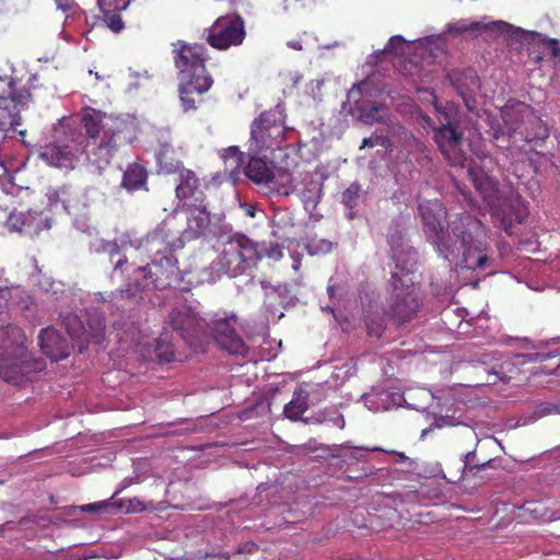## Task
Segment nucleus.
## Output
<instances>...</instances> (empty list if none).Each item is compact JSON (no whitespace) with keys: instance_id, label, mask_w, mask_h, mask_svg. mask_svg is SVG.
<instances>
[{"instance_id":"f257e3e1","label":"nucleus","mask_w":560,"mask_h":560,"mask_svg":"<svg viewBox=\"0 0 560 560\" xmlns=\"http://www.w3.org/2000/svg\"><path fill=\"white\" fill-rule=\"evenodd\" d=\"M419 212L427 238L439 256L446 260L451 257H462V261L468 265L474 254L478 253L476 267L482 269L488 266V256L481 255L486 232L479 219L463 213L448 223L450 233L442 223L446 217V209L439 200L422 201L419 203Z\"/></svg>"},{"instance_id":"f03ea898","label":"nucleus","mask_w":560,"mask_h":560,"mask_svg":"<svg viewBox=\"0 0 560 560\" xmlns=\"http://www.w3.org/2000/svg\"><path fill=\"white\" fill-rule=\"evenodd\" d=\"M410 57V63L442 66L447 59L446 40L443 34L431 35L416 40H407L400 35L392 36L385 47L372 54L368 65L376 67L394 58Z\"/></svg>"},{"instance_id":"7ed1b4c3","label":"nucleus","mask_w":560,"mask_h":560,"mask_svg":"<svg viewBox=\"0 0 560 560\" xmlns=\"http://www.w3.org/2000/svg\"><path fill=\"white\" fill-rule=\"evenodd\" d=\"M446 32L452 35H459L465 32H470L475 35L491 32V33H506L510 37L515 38L523 45H528L529 56L538 62L546 57L555 58L560 61V42L556 38H548L540 33L525 31L521 27H515L503 21H495L491 23L481 22H467L460 20L456 23L447 24Z\"/></svg>"},{"instance_id":"20e7f679","label":"nucleus","mask_w":560,"mask_h":560,"mask_svg":"<svg viewBox=\"0 0 560 560\" xmlns=\"http://www.w3.org/2000/svg\"><path fill=\"white\" fill-rule=\"evenodd\" d=\"M501 117L509 131L510 144L525 153L536 151L549 137L547 125L522 102L505 105Z\"/></svg>"},{"instance_id":"39448f33","label":"nucleus","mask_w":560,"mask_h":560,"mask_svg":"<svg viewBox=\"0 0 560 560\" xmlns=\"http://www.w3.org/2000/svg\"><path fill=\"white\" fill-rule=\"evenodd\" d=\"M183 282V273L178 267V260L175 255L151 258V262L145 266L132 268L128 277V283L125 288L112 292L113 299H131L138 291L152 285L155 289L163 290L167 288H177Z\"/></svg>"},{"instance_id":"423d86ee","label":"nucleus","mask_w":560,"mask_h":560,"mask_svg":"<svg viewBox=\"0 0 560 560\" xmlns=\"http://www.w3.org/2000/svg\"><path fill=\"white\" fill-rule=\"evenodd\" d=\"M37 80V73H32L24 80V75L0 77V131L5 136L18 132L22 138L26 136V129H18L22 125L21 112L32 98L31 89Z\"/></svg>"},{"instance_id":"0eeeda50","label":"nucleus","mask_w":560,"mask_h":560,"mask_svg":"<svg viewBox=\"0 0 560 560\" xmlns=\"http://www.w3.org/2000/svg\"><path fill=\"white\" fill-rule=\"evenodd\" d=\"M393 259L396 262V270L392 272L393 293L387 301L385 313L400 325L409 322L417 314L421 301L411 276L413 262L409 266H400V256L396 254L393 255Z\"/></svg>"},{"instance_id":"6e6552de","label":"nucleus","mask_w":560,"mask_h":560,"mask_svg":"<svg viewBox=\"0 0 560 560\" xmlns=\"http://www.w3.org/2000/svg\"><path fill=\"white\" fill-rule=\"evenodd\" d=\"M284 114L279 106L262 112L250 126L247 154H264L279 149L285 140Z\"/></svg>"},{"instance_id":"1a4fd4ad","label":"nucleus","mask_w":560,"mask_h":560,"mask_svg":"<svg viewBox=\"0 0 560 560\" xmlns=\"http://www.w3.org/2000/svg\"><path fill=\"white\" fill-rule=\"evenodd\" d=\"M439 125L432 127L433 140L451 166L465 167L464 132L459 129L456 112L452 106L436 107Z\"/></svg>"},{"instance_id":"9d476101","label":"nucleus","mask_w":560,"mask_h":560,"mask_svg":"<svg viewBox=\"0 0 560 560\" xmlns=\"http://www.w3.org/2000/svg\"><path fill=\"white\" fill-rule=\"evenodd\" d=\"M85 137L78 128L61 124L55 128V141L40 148L39 158L51 166H67L82 152Z\"/></svg>"},{"instance_id":"9b49d317","label":"nucleus","mask_w":560,"mask_h":560,"mask_svg":"<svg viewBox=\"0 0 560 560\" xmlns=\"http://www.w3.org/2000/svg\"><path fill=\"white\" fill-rule=\"evenodd\" d=\"M238 320L234 313L219 311L210 322H206L208 331L221 349L234 355H245L248 348L238 332Z\"/></svg>"},{"instance_id":"f8f14e48","label":"nucleus","mask_w":560,"mask_h":560,"mask_svg":"<svg viewBox=\"0 0 560 560\" xmlns=\"http://www.w3.org/2000/svg\"><path fill=\"white\" fill-rule=\"evenodd\" d=\"M206 33L207 42L217 49L242 44L246 34L244 20L237 14L220 16Z\"/></svg>"},{"instance_id":"ddd939ff","label":"nucleus","mask_w":560,"mask_h":560,"mask_svg":"<svg viewBox=\"0 0 560 560\" xmlns=\"http://www.w3.org/2000/svg\"><path fill=\"white\" fill-rule=\"evenodd\" d=\"M179 210L186 213V228L180 234L184 243L215 235L217 222L221 218L208 210L207 202L189 208H180Z\"/></svg>"},{"instance_id":"4468645a","label":"nucleus","mask_w":560,"mask_h":560,"mask_svg":"<svg viewBox=\"0 0 560 560\" xmlns=\"http://www.w3.org/2000/svg\"><path fill=\"white\" fill-rule=\"evenodd\" d=\"M176 174V209L189 208L207 202V183L190 168L183 167Z\"/></svg>"},{"instance_id":"2eb2a0df","label":"nucleus","mask_w":560,"mask_h":560,"mask_svg":"<svg viewBox=\"0 0 560 560\" xmlns=\"http://www.w3.org/2000/svg\"><path fill=\"white\" fill-rule=\"evenodd\" d=\"M184 244L180 235L172 232L171 222L164 220L140 241L139 248L151 258H159L168 254L174 255L175 250L184 247Z\"/></svg>"},{"instance_id":"dca6fc26","label":"nucleus","mask_w":560,"mask_h":560,"mask_svg":"<svg viewBox=\"0 0 560 560\" xmlns=\"http://www.w3.org/2000/svg\"><path fill=\"white\" fill-rule=\"evenodd\" d=\"M122 128H110L106 132V137L98 140L86 141L82 145V152L86 153L89 162L98 170H103L110 164L112 159L116 155L122 143Z\"/></svg>"},{"instance_id":"f3484780","label":"nucleus","mask_w":560,"mask_h":560,"mask_svg":"<svg viewBox=\"0 0 560 560\" xmlns=\"http://www.w3.org/2000/svg\"><path fill=\"white\" fill-rule=\"evenodd\" d=\"M168 318L173 329L191 347H196L206 334V322L186 305L173 308Z\"/></svg>"},{"instance_id":"a211bd4d","label":"nucleus","mask_w":560,"mask_h":560,"mask_svg":"<svg viewBox=\"0 0 560 560\" xmlns=\"http://www.w3.org/2000/svg\"><path fill=\"white\" fill-rule=\"evenodd\" d=\"M492 217L508 235H512L514 223H522L526 219L527 209L521 197L512 192L502 199H498L492 206Z\"/></svg>"},{"instance_id":"6ab92c4d","label":"nucleus","mask_w":560,"mask_h":560,"mask_svg":"<svg viewBox=\"0 0 560 560\" xmlns=\"http://www.w3.org/2000/svg\"><path fill=\"white\" fill-rule=\"evenodd\" d=\"M26 336L24 331L15 325L0 327V365L11 364L13 360L26 359Z\"/></svg>"},{"instance_id":"aec40b11","label":"nucleus","mask_w":560,"mask_h":560,"mask_svg":"<svg viewBox=\"0 0 560 560\" xmlns=\"http://www.w3.org/2000/svg\"><path fill=\"white\" fill-rule=\"evenodd\" d=\"M213 83L210 75L206 72H188L184 77L179 84V98L184 112L197 109L195 102L188 100L189 94L200 95L207 92Z\"/></svg>"},{"instance_id":"412c9836","label":"nucleus","mask_w":560,"mask_h":560,"mask_svg":"<svg viewBox=\"0 0 560 560\" xmlns=\"http://www.w3.org/2000/svg\"><path fill=\"white\" fill-rule=\"evenodd\" d=\"M174 62L178 69H198L205 68L207 59L206 47L199 44H188L178 40L173 44Z\"/></svg>"},{"instance_id":"4be33fe9","label":"nucleus","mask_w":560,"mask_h":560,"mask_svg":"<svg viewBox=\"0 0 560 560\" xmlns=\"http://www.w3.org/2000/svg\"><path fill=\"white\" fill-rule=\"evenodd\" d=\"M81 122L85 129L88 141L98 140L106 137V132L110 128H121L122 124L107 117L105 113L94 108H86L81 117Z\"/></svg>"},{"instance_id":"5701e85b","label":"nucleus","mask_w":560,"mask_h":560,"mask_svg":"<svg viewBox=\"0 0 560 560\" xmlns=\"http://www.w3.org/2000/svg\"><path fill=\"white\" fill-rule=\"evenodd\" d=\"M38 345L43 354L51 361H60L70 355L67 340L52 327L40 330Z\"/></svg>"},{"instance_id":"b1692460","label":"nucleus","mask_w":560,"mask_h":560,"mask_svg":"<svg viewBox=\"0 0 560 560\" xmlns=\"http://www.w3.org/2000/svg\"><path fill=\"white\" fill-rule=\"evenodd\" d=\"M241 248L242 243L238 235L231 236L226 242H224L222 252L219 256L221 267L226 273L233 277L244 272V267H242Z\"/></svg>"},{"instance_id":"393cba45","label":"nucleus","mask_w":560,"mask_h":560,"mask_svg":"<svg viewBox=\"0 0 560 560\" xmlns=\"http://www.w3.org/2000/svg\"><path fill=\"white\" fill-rule=\"evenodd\" d=\"M296 177L285 168H277L272 172V179L267 185L270 191L279 196H291L298 191Z\"/></svg>"},{"instance_id":"a878e982","label":"nucleus","mask_w":560,"mask_h":560,"mask_svg":"<svg viewBox=\"0 0 560 560\" xmlns=\"http://www.w3.org/2000/svg\"><path fill=\"white\" fill-rule=\"evenodd\" d=\"M261 154H248V163L245 166V175L256 184H262L267 187L272 179V168L268 165Z\"/></svg>"},{"instance_id":"bb28decb","label":"nucleus","mask_w":560,"mask_h":560,"mask_svg":"<svg viewBox=\"0 0 560 560\" xmlns=\"http://www.w3.org/2000/svg\"><path fill=\"white\" fill-rule=\"evenodd\" d=\"M303 188L298 187V191L305 209H315L322 195V185L313 179L311 173L300 174Z\"/></svg>"},{"instance_id":"cd10ccee","label":"nucleus","mask_w":560,"mask_h":560,"mask_svg":"<svg viewBox=\"0 0 560 560\" xmlns=\"http://www.w3.org/2000/svg\"><path fill=\"white\" fill-rule=\"evenodd\" d=\"M155 158L160 171L165 174L177 173L179 168L185 167L183 163L176 159L173 145L167 142H162L155 152Z\"/></svg>"},{"instance_id":"c85d7f7f","label":"nucleus","mask_w":560,"mask_h":560,"mask_svg":"<svg viewBox=\"0 0 560 560\" xmlns=\"http://www.w3.org/2000/svg\"><path fill=\"white\" fill-rule=\"evenodd\" d=\"M467 465V474L472 477H483L482 472L488 469H498L499 460L495 458L481 459L478 457L477 451L468 452L463 460Z\"/></svg>"},{"instance_id":"c756f323","label":"nucleus","mask_w":560,"mask_h":560,"mask_svg":"<svg viewBox=\"0 0 560 560\" xmlns=\"http://www.w3.org/2000/svg\"><path fill=\"white\" fill-rule=\"evenodd\" d=\"M147 171L142 165L138 163L130 164L124 173L121 186L128 191L144 188L147 185Z\"/></svg>"},{"instance_id":"7c9ffc66","label":"nucleus","mask_w":560,"mask_h":560,"mask_svg":"<svg viewBox=\"0 0 560 560\" xmlns=\"http://www.w3.org/2000/svg\"><path fill=\"white\" fill-rule=\"evenodd\" d=\"M447 78L452 86L463 98L467 109L474 112L476 109V100L472 95V90L464 82L466 80V72H447Z\"/></svg>"},{"instance_id":"2f4dec72","label":"nucleus","mask_w":560,"mask_h":560,"mask_svg":"<svg viewBox=\"0 0 560 560\" xmlns=\"http://www.w3.org/2000/svg\"><path fill=\"white\" fill-rule=\"evenodd\" d=\"M308 409V393L303 389L295 390L293 398L284 406L283 412L290 420L296 421Z\"/></svg>"},{"instance_id":"473e14b6","label":"nucleus","mask_w":560,"mask_h":560,"mask_svg":"<svg viewBox=\"0 0 560 560\" xmlns=\"http://www.w3.org/2000/svg\"><path fill=\"white\" fill-rule=\"evenodd\" d=\"M85 343H101L105 331V320L98 313H89L85 316Z\"/></svg>"},{"instance_id":"72a5a7b5","label":"nucleus","mask_w":560,"mask_h":560,"mask_svg":"<svg viewBox=\"0 0 560 560\" xmlns=\"http://www.w3.org/2000/svg\"><path fill=\"white\" fill-rule=\"evenodd\" d=\"M101 250L109 256L114 265V273H124L125 266H128V259L122 255V247L117 241H105L101 244Z\"/></svg>"},{"instance_id":"f704fd0d","label":"nucleus","mask_w":560,"mask_h":560,"mask_svg":"<svg viewBox=\"0 0 560 560\" xmlns=\"http://www.w3.org/2000/svg\"><path fill=\"white\" fill-rule=\"evenodd\" d=\"M359 119L365 125H373L376 122L383 124L389 112L383 104H371L360 107Z\"/></svg>"},{"instance_id":"c9c22d12","label":"nucleus","mask_w":560,"mask_h":560,"mask_svg":"<svg viewBox=\"0 0 560 560\" xmlns=\"http://www.w3.org/2000/svg\"><path fill=\"white\" fill-rule=\"evenodd\" d=\"M238 238L242 243V267H244L245 271L248 268L256 267L257 262L260 260V247L245 235L238 234Z\"/></svg>"},{"instance_id":"e433bc0d","label":"nucleus","mask_w":560,"mask_h":560,"mask_svg":"<svg viewBox=\"0 0 560 560\" xmlns=\"http://www.w3.org/2000/svg\"><path fill=\"white\" fill-rule=\"evenodd\" d=\"M63 325L72 340L85 342L86 326L81 317L75 314H68L63 318Z\"/></svg>"},{"instance_id":"4c0bfd02","label":"nucleus","mask_w":560,"mask_h":560,"mask_svg":"<svg viewBox=\"0 0 560 560\" xmlns=\"http://www.w3.org/2000/svg\"><path fill=\"white\" fill-rule=\"evenodd\" d=\"M225 171L237 173L244 163V153L236 145L224 149L221 153Z\"/></svg>"},{"instance_id":"58836bf2","label":"nucleus","mask_w":560,"mask_h":560,"mask_svg":"<svg viewBox=\"0 0 560 560\" xmlns=\"http://www.w3.org/2000/svg\"><path fill=\"white\" fill-rule=\"evenodd\" d=\"M383 124L387 128L386 133L395 140V145L405 144L411 137L410 132L400 122L394 119L392 115L387 116Z\"/></svg>"},{"instance_id":"ea45409f","label":"nucleus","mask_w":560,"mask_h":560,"mask_svg":"<svg viewBox=\"0 0 560 560\" xmlns=\"http://www.w3.org/2000/svg\"><path fill=\"white\" fill-rule=\"evenodd\" d=\"M154 353L160 362H171L174 358V346L164 337L154 340Z\"/></svg>"},{"instance_id":"a19ab883","label":"nucleus","mask_w":560,"mask_h":560,"mask_svg":"<svg viewBox=\"0 0 560 560\" xmlns=\"http://www.w3.org/2000/svg\"><path fill=\"white\" fill-rule=\"evenodd\" d=\"M446 466L447 471H443V478L450 483L460 481L464 475L467 474V465H464L462 459L448 462Z\"/></svg>"},{"instance_id":"79ce46f5","label":"nucleus","mask_w":560,"mask_h":560,"mask_svg":"<svg viewBox=\"0 0 560 560\" xmlns=\"http://www.w3.org/2000/svg\"><path fill=\"white\" fill-rule=\"evenodd\" d=\"M361 196L362 187L359 183L354 182L342 192L341 201L347 208L353 209L358 206Z\"/></svg>"},{"instance_id":"37998d69","label":"nucleus","mask_w":560,"mask_h":560,"mask_svg":"<svg viewBox=\"0 0 560 560\" xmlns=\"http://www.w3.org/2000/svg\"><path fill=\"white\" fill-rule=\"evenodd\" d=\"M334 246V243L330 241L314 238L307 244V250L310 255H326L332 250Z\"/></svg>"},{"instance_id":"c03bdc74","label":"nucleus","mask_w":560,"mask_h":560,"mask_svg":"<svg viewBox=\"0 0 560 560\" xmlns=\"http://www.w3.org/2000/svg\"><path fill=\"white\" fill-rule=\"evenodd\" d=\"M366 330L370 337L380 339L385 330L384 318L381 316H373L366 319Z\"/></svg>"},{"instance_id":"a18cd8bd","label":"nucleus","mask_w":560,"mask_h":560,"mask_svg":"<svg viewBox=\"0 0 560 560\" xmlns=\"http://www.w3.org/2000/svg\"><path fill=\"white\" fill-rule=\"evenodd\" d=\"M131 0H98V7L103 13L120 12L128 8Z\"/></svg>"},{"instance_id":"49530a36","label":"nucleus","mask_w":560,"mask_h":560,"mask_svg":"<svg viewBox=\"0 0 560 560\" xmlns=\"http://www.w3.org/2000/svg\"><path fill=\"white\" fill-rule=\"evenodd\" d=\"M260 259L264 257L272 260H280L283 256L281 246L278 243H270L269 245L261 244L260 246Z\"/></svg>"},{"instance_id":"de8ad7c7","label":"nucleus","mask_w":560,"mask_h":560,"mask_svg":"<svg viewBox=\"0 0 560 560\" xmlns=\"http://www.w3.org/2000/svg\"><path fill=\"white\" fill-rule=\"evenodd\" d=\"M535 416L538 418L550 416V415H560V402L552 401H544L536 406Z\"/></svg>"},{"instance_id":"09e8293b","label":"nucleus","mask_w":560,"mask_h":560,"mask_svg":"<svg viewBox=\"0 0 560 560\" xmlns=\"http://www.w3.org/2000/svg\"><path fill=\"white\" fill-rule=\"evenodd\" d=\"M373 138H374L375 147L380 145L389 151H392L393 148L395 147V140L392 139L387 133H383V132L378 133L376 131L375 133H373Z\"/></svg>"},{"instance_id":"8fccbe9b","label":"nucleus","mask_w":560,"mask_h":560,"mask_svg":"<svg viewBox=\"0 0 560 560\" xmlns=\"http://www.w3.org/2000/svg\"><path fill=\"white\" fill-rule=\"evenodd\" d=\"M104 15L106 18L107 25L112 31L118 33L124 28V22L117 12H108L104 13Z\"/></svg>"},{"instance_id":"3c124183","label":"nucleus","mask_w":560,"mask_h":560,"mask_svg":"<svg viewBox=\"0 0 560 560\" xmlns=\"http://www.w3.org/2000/svg\"><path fill=\"white\" fill-rule=\"evenodd\" d=\"M119 508L124 509L125 512H137L139 510H142V503L138 500H128V501H121L119 503Z\"/></svg>"},{"instance_id":"603ef678","label":"nucleus","mask_w":560,"mask_h":560,"mask_svg":"<svg viewBox=\"0 0 560 560\" xmlns=\"http://www.w3.org/2000/svg\"><path fill=\"white\" fill-rule=\"evenodd\" d=\"M469 176L471 177L472 182H474V185L475 187L479 190V191H482L483 190V186H485V183L482 182L481 178L478 177L477 173L472 170H469Z\"/></svg>"},{"instance_id":"864d4df0","label":"nucleus","mask_w":560,"mask_h":560,"mask_svg":"<svg viewBox=\"0 0 560 560\" xmlns=\"http://www.w3.org/2000/svg\"><path fill=\"white\" fill-rule=\"evenodd\" d=\"M56 2L58 8L61 9L63 12L70 11L74 4L73 0H56Z\"/></svg>"},{"instance_id":"5fc2aeb1","label":"nucleus","mask_w":560,"mask_h":560,"mask_svg":"<svg viewBox=\"0 0 560 560\" xmlns=\"http://www.w3.org/2000/svg\"><path fill=\"white\" fill-rule=\"evenodd\" d=\"M444 425V420L433 422L429 428H425L421 432V439H423L429 432L433 431L436 428H442Z\"/></svg>"},{"instance_id":"6e6d98bb","label":"nucleus","mask_w":560,"mask_h":560,"mask_svg":"<svg viewBox=\"0 0 560 560\" xmlns=\"http://www.w3.org/2000/svg\"><path fill=\"white\" fill-rule=\"evenodd\" d=\"M365 147H369V148H373L375 147L374 144V138H373V135L369 138H364L363 141H362V144L360 147V149H363Z\"/></svg>"},{"instance_id":"4d7b16f0","label":"nucleus","mask_w":560,"mask_h":560,"mask_svg":"<svg viewBox=\"0 0 560 560\" xmlns=\"http://www.w3.org/2000/svg\"><path fill=\"white\" fill-rule=\"evenodd\" d=\"M335 424L338 425L340 429H343L345 428V424H346V421L343 419V417L341 415H339L336 419H335Z\"/></svg>"},{"instance_id":"13d9d810","label":"nucleus","mask_w":560,"mask_h":560,"mask_svg":"<svg viewBox=\"0 0 560 560\" xmlns=\"http://www.w3.org/2000/svg\"><path fill=\"white\" fill-rule=\"evenodd\" d=\"M207 557L217 558L218 560H230V556L228 553H219L218 556L207 555Z\"/></svg>"},{"instance_id":"bf43d9fd","label":"nucleus","mask_w":560,"mask_h":560,"mask_svg":"<svg viewBox=\"0 0 560 560\" xmlns=\"http://www.w3.org/2000/svg\"><path fill=\"white\" fill-rule=\"evenodd\" d=\"M365 83L364 82H361L359 84H355L353 85L352 90H351V93L354 92V89H357L360 93H363V88H364Z\"/></svg>"},{"instance_id":"052dcab7","label":"nucleus","mask_w":560,"mask_h":560,"mask_svg":"<svg viewBox=\"0 0 560 560\" xmlns=\"http://www.w3.org/2000/svg\"><path fill=\"white\" fill-rule=\"evenodd\" d=\"M351 457H352V458H354V459H361L360 450H359V448H355V450L351 453Z\"/></svg>"},{"instance_id":"680f3d73","label":"nucleus","mask_w":560,"mask_h":560,"mask_svg":"<svg viewBox=\"0 0 560 560\" xmlns=\"http://www.w3.org/2000/svg\"><path fill=\"white\" fill-rule=\"evenodd\" d=\"M289 45H290L292 48H294V49H298V50H301V49H302L301 44H300V43H298V42H291V43H289Z\"/></svg>"},{"instance_id":"e2e57ef3","label":"nucleus","mask_w":560,"mask_h":560,"mask_svg":"<svg viewBox=\"0 0 560 560\" xmlns=\"http://www.w3.org/2000/svg\"><path fill=\"white\" fill-rule=\"evenodd\" d=\"M327 292H328V295H329L330 298H332V296H334V294H335V287H334V285H328V288H327Z\"/></svg>"},{"instance_id":"0e129e2a","label":"nucleus","mask_w":560,"mask_h":560,"mask_svg":"<svg viewBox=\"0 0 560 560\" xmlns=\"http://www.w3.org/2000/svg\"><path fill=\"white\" fill-rule=\"evenodd\" d=\"M88 509L91 511H96V504H89Z\"/></svg>"},{"instance_id":"69168bd1","label":"nucleus","mask_w":560,"mask_h":560,"mask_svg":"<svg viewBox=\"0 0 560 560\" xmlns=\"http://www.w3.org/2000/svg\"><path fill=\"white\" fill-rule=\"evenodd\" d=\"M194 95H195V94H189L188 100H190V101H192V102H195V103H196V100H195Z\"/></svg>"},{"instance_id":"338daca9","label":"nucleus","mask_w":560,"mask_h":560,"mask_svg":"<svg viewBox=\"0 0 560 560\" xmlns=\"http://www.w3.org/2000/svg\"><path fill=\"white\" fill-rule=\"evenodd\" d=\"M504 128H505V130H502V133H505V131H506V133L509 135V131H508V128L505 125H504Z\"/></svg>"},{"instance_id":"774afa93","label":"nucleus","mask_w":560,"mask_h":560,"mask_svg":"<svg viewBox=\"0 0 560 560\" xmlns=\"http://www.w3.org/2000/svg\"><path fill=\"white\" fill-rule=\"evenodd\" d=\"M479 178H481V179H482V182H483V180H487V177H483V175H482V174H481V176H480Z\"/></svg>"}]
</instances>
